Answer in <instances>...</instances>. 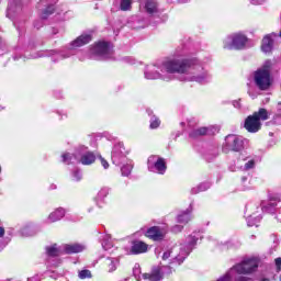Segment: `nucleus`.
Returning <instances> with one entry per match:
<instances>
[{"mask_svg": "<svg viewBox=\"0 0 281 281\" xmlns=\"http://www.w3.org/2000/svg\"><path fill=\"white\" fill-rule=\"evenodd\" d=\"M267 120H269V111L265 108H260L245 119L244 128L247 133H258L262 131V122H267Z\"/></svg>", "mask_w": 281, "mask_h": 281, "instance_id": "obj_1", "label": "nucleus"}, {"mask_svg": "<svg viewBox=\"0 0 281 281\" xmlns=\"http://www.w3.org/2000/svg\"><path fill=\"white\" fill-rule=\"evenodd\" d=\"M167 74H188L194 67V59L173 58L164 63Z\"/></svg>", "mask_w": 281, "mask_h": 281, "instance_id": "obj_2", "label": "nucleus"}, {"mask_svg": "<svg viewBox=\"0 0 281 281\" xmlns=\"http://www.w3.org/2000/svg\"><path fill=\"white\" fill-rule=\"evenodd\" d=\"M255 83L260 91H267L271 87V71L267 66L255 71Z\"/></svg>", "mask_w": 281, "mask_h": 281, "instance_id": "obj_3", "label": "nucleus"}, {"mask_svg": "<svg viewBox=\"0 0 281 281\" xmlns=\"http://www.w3.org/2000/svg\"><path fill=\"white\" fill-rule=\"evenodd\" d=\"M249 38L243 33H234L223 41L224 49H245Z\"/></svg>", "mask_w": 281, "mask_h": 281, "instance_id": "obj_4", "label": "nucleus"}, {"mask_svg": "<svg viewBox=\"0 0 281 281\" xmlns=\"http://www.w3.org/2000/svg\"><path fill=\"white\" fill-rule=\"evenodd\" d=\"M260 265V261L258 258H248L243 260L240 263H237L234 266V269L236 273H239V276H249V273H255V271H258V267Z\"/></svg>", "mask_w": 281, "mask_h": 281, "instance_id": "obj_5", "label": "nucleus"}, {"mask_svg": "<svg viewBox=\"0 0 281 281\" xmlns=\"http://www.w3.org/2000/svg\"><path fill=\"white\" fill-rule=\"evenodd\" d=\"M225 144L226 148L233 153H240L245 149V142L234 134L226 136Z\"/></svg>", "mask_w": 281, "mask_h": 281, "instance_id": "obj_6", "label": "nucleus"}, {"mask_svg": "<svg viewBox=\"0 0 281 281\" xmlns=\"http://www.w3.org/2000/svg\"><path fill=\"white\" fill-rule=\"evenodd\" d=\"M91 54L93 56H109L111 54V43L109 42H97L91 47Z\"/></svg>", "mask_w": 281, "mask_h": 281, "instance_id": "obj_7", "label": "nucleus"}, {"mask_svg": "<svg viewBox=\"0 0 281 281\" xmlns=\"http://www.w3.org/2000/svg\"><path fill=\"white\" fill-rule=\"evenodd\" d=\"M146 238H149V240H154L155 243H159L160 240H164L166 238V234L161 232V228L159 226H151L147 229L145 233Z\"/></svg>", "mask_w": 281, "mask_h": 281, "instance_id": "obj_8", "label": "nucleus"}, {"mask_svg": "<svg viewBox=\"0 0 281 281\" xmlns=\"http://www.w3.org/2000/svg\"><path fill=\"white\" fill-rule=\"evenodd\" d=\"M91 41H92L91 35L83 34L71 42V47H83V45H89Z\"/></svg>", "mask_w": 281, "mask_h": 281, "instance_id": "obj_9", "label": "nucleus"}, {"mask_svg": "<svg viewBox=\"0 0 281 281\" xmlns=\"http://www.w3.org/2000/svg\"><path fill=\"white\" fill-rule=\"evenodd\" d=\"M261 52H265V54H271V52H273V38L271 35H266L262 38Z\"/></svg>", "mask_w": 281, "mask_h": 281, "instance_id": "obj_10", "label": "nucleus"}, {"mask_svg": "<svg viewBox=\"0 0 281 281\" xmlns=\"http://www.w3.org/2000/svg\"><path fill=\"white\" fill-rule=\"evenodd\" d=\"M132 254H146L148 251V244L144 241H133L132 248H131Z\"/></svg>", "mask_w": 281, "mask_h": 281, "instance_id": "obj_11", "label": "nucleus"}, {"mask_svg": "<svg viewBox=\"0 0 281 281\" xmlns=\"http://www.w3.org/2000/svg\"><path fill=\"white\" fill-rule=\"evenodd\" d=\"M95 159H98L95 153L87 151L83 155H81L80 164H82V166H91V164H95Z\"/></svg>", "mask_w": 281, "mask_h": 281, "instance_id": "obj_12", "label": "nucleus"}, {"mask_svg": "<svg viewBox=\"0 0 281 281\" xmlns=\"http://www.w3.org/2000/svg\"><path fill=\"white\" fill-rule=\"evenodd\" d=\"M143 278L144 280L159 281L161 280V269L159 267H156L151 270L150 273H144Z\"/></svg>", "mask_w": 281, "mask_h": 281, "instance_id": "obj_13", "label": "nucleus"}, {"mask_svg": "<svg viewBox=\"0 0 281 281\" xmlns=\"http://www.w3.org/2000/svg\"><path fill=\"white\" fill-rule=\"evenodd\" d=\"M147 14H157L158 3L157 0H143Z\"/></svg>", "mask_w": 281, "mask_h": 281, "instance_id": "obj_14", "label": "nucleus"}, {"mask_svg": "<svg viewBox=\"0 0 281 281\" xmlns=\"http://www.w3.org/2000/svg\"><path fill=\"white\" fill-rule=\"evenodd\" d=\"M154 168L158 172V175H166V170H168V165L166 164V158L159 157L157 161L154 164Z\"/></svg>", "mask_w": 281, "mask_h": 281, "instance_id": "obj_15", "label": "nucleus"}, {"mask_svg": "<svg viewBox=\"0 0 281 281\" xmlns=\"http://www.w3.org/2000/svg\"><path fill=\"white\" fill-rule=\"evenodd\" d=\"M210 131V127H199L193 130L191 133H189V137L191 139H196L199 137H205L207 135V132Z\"/></svg>", "mask_w": 281, "mask_h": 281, "instance_id": "obj_16", "label": "nucleus"}, {"mask_svg": "<svg viewBox=\"0 0 281 281\" xmlns=\"http://www.w3.org/2000/svg\"><path fill=\"white\" fill-rule=\"evenodd\" d=\"M81 251H85V246L80 244L65 246V254H81Z\"/></svg>", "mask_w": 281, "mask_h": 281, "instance_id": "obj_17", "label": "nucleus"}, {"mask_svg": "<svg viewBox=\"0 0 281 281\" xmlns=\"http://www.w3.org/2000/svg\"><path fill=\"white\" fill-rule=\"evenodd\" d=\"M46 255L49 258H58L60 256V249H58L57 244H53L52 246L46 247Z\"/></svg>", "mask_w": 281, "mask_h": 281, "instance_id": "obj_18", "label": "nucleus"}, {"mask_svg": "<svg viewBox=\"0 0 281 281\" xmlns=\"http://www.w3.org/2000/svg\"><path fill=\"white\" fill-rule=\"evenodd\" d=\"M65 216V209H57L53 213L49 214L48 218L50 223H56V221H60Z\"/></svg>", "mask_w": 281, "mask_h": 281, "instance_id": "obj_19", "label": "nucleus"}, {"mask_svg": "<svg viewBox=\"0 0 281 281\" xmlns=\"http://www.w3.org/2000/svg\"><path fill=\"white\" fill-rule=\"evenodd\" d=\"M191 216H190V210H187L178 215V223H182L183 225H187V223H190Z\"/></svg>", "mask_w": 281, "mask_h": 281, "instance_id": "obj_20", "label": "nucleus"}, {"mask_svg": "<svg viewBox=\"0 0 281 281\" xmlns=\"http://www.w3.org/2000/svg\"><path fill=\"white\" fill-rule=\"evenodd\" d=\"M133 9V0H121L120 10L122 12H128V10Z\"/></svg>", "mask_w": 281, "mask_h": 281, "instance_id": "obj_21", "label": "nucleus"}, {"mask_svg": "<svg viewBox=\"0 0 281 281\" xmlns=\"http://www.w3.org/2000/svg\"><path fill=\"white\" fill-rule=\"evenodd\" d=\"M54 12H56V8L54 7V4L48 5L42 12V19L44 20L48 19L49 16H52V14H54Z\"/></svg>", "mask_w": 281, "mask_h": 281, "instance_id": "obj_22", "label": "nucleus"}, {"mask_svg": "<svg viewBox=\"0 0 281 281\" xmlns=\"http://www.w3.org/2000/svg\"><path fill=\"white\" fill-rule=\"evenodd\" d=\"M159 126H161V121L157 117L151 119L149 128L155 130V128H159Z\"/></svg>", "mask_w": 281, "mask_h": 281, "instance_id": "obj_23", "label": "nucleus"}, {"mask_svg": "<svg viewBox=\"0 0 281 281\" xmlns=\"http://www.w3.org/2000/svg\"><path fill=\"white\" fill-rule=\"evenodd\" d=\"M80 280H87V278H92L91 270H81L79 271Z\"/></svg>", "mask_w": 281, "mask_h": 281, "instance_id": "obj_24", "label": "nucleus"}, {"mask_svg": "<svg viewBox=\"0 0 281 281\" xmlns=\"http://www.w3.org/2000/svg\"><path fill=\"white\" fill-rule=\"evenodd\" d=\"M64 164H71L72 156L69 153H65L61 155Z\"/></svg>", "mask_w": 281, "mask_h": 281, "instance_id": "obj_25", "label": "nucleus"}, {"mask_svg": "<svg viewBox=\"0 0 281 281\" xmlns=\"http://www.w3.org/2000/svg\"><path fill=\"white\" fill-rule=\"evenodd\" d=\"M121 172L122 175H124L125 177H128L131 175V166L130 165H125L121 168Z\"/></svg>", "mask_w": 281, "mask_h": 281, "instance_id": "obj_26", "label": "nucleus"}, {"mask_svg": "<svg viewBox=\"0 0 281 281\" xmlns=\"http://www.w3.org/2000/svg\"><path fill=\"white\" fill-rule=\"evenodd\" d=\"M269 201L274 203H281V195L280 194L269 195Z\"/></svg>", "mask_w": 281, "mask_h": 281, "instance_id": "obj_27", "label": "nucleus"}, {"mask_svg": "<svg viewBox=\"0 0 281 281\" xmlns=\"http://www.w3.org/2000/svg\"><path fill=\"white\" fill-rule=\"evenodd\" d=\"M274 265L277 267V273H280L281 271V257H278L274 259Z\"/></svg>", "mask_w": 281, "mask_h": 281, "instance_id": "obj_28", "label": "nucleus"}, {"mask_svg": "<svg viewBox=\"0 0 281 281\" xmlns=\"http://www.w3.org/2000/svg\"><path fill=\"white\" fill-rule=\"evenodd\" d=\"M255 166H256L255 160H249L248 162L245 164L246 170H251V168H254Z\"/></svg>", "mask_w": 281, "mask_h": 281, "instance_id": "obj_29", "label": "nucleus"}, {"mask_svg": "<svg viewBox=\"0 0 281 281\" xmlns=\"http://www.w3.org/2000/svg\"><path fill=\"white\" fill-rule=\"evenodd\" d=\"M99 159L103 168L106 170V168H109V161H106V159L102 158L100 155H99Z\"/></svg>", "mask_w": 281, "mask_h": 281, "instance_id": "obj_30", "label": "nucleus"}, {"mask_svg": "<svg viewBox=\"0 0 281 281\" xmlns=\"http://www.w3.org/2000/svg\"><path fill=\"white\" fill-rule=\"evenodd\" d=\"M172 256V250H167L162 254V260H168Z\"/></svg>", "mask_w": 281, "mask_h": 281, "instance_id": "obj_31", "label": "nucleus"}, {"mask_svg": "<svg viewBox=\"0 0 281 281\" xmlns=\"http://www.w3.org/2000/svg\"><path fill=\"white\" fill-rule=\"evenodd\" d=\"M74 178L75 181H80L82 179V175H80V171H74Z\"/></svg>", "mask_w": 281, "mask_h": 281, "instance_id": "obj_32", "label": "nucleus"}, {"mask_svg": "<svg viewBox=\"0 0 281 281\" xmlns=\"http://www.w3.org/2000/svg\"><path fill=\"white\" fill-rule=\"evenodd\" d=\"M172 231H173L175 233H177V232H182V231H183V226H181V225H176V226H173Z\"/></svg>", "mask_w": 281, "mask_h": 281, "instance_id": "obj_33", "label": "nucleus"}, {"mask_svg": "<svg viewBox=\"0 0 281 281\" xmlns=\"http://www.w3.org/2000/svg\"><path fill=\"white\" fill-rule=\"evenodd\" d=\"M235 281H251V278L238 277V278L235 279Z\"/></svg>", "mask_w": 281, "mask_h": 281, "instance_id": "obj_34", "label": "nucleus"}, {"mask_svg": "<svg viewBox=\"0 0 281 281\" xmlns=\"http://www.w3.org/2000/svg\"><path fill=\"white\" fill-rule=\"evenodd\" d=\"M5 236V228L0 226V238H3Z\"/></svg>", "mask_w": 281, "mask_h": 281, "instance_id": "obj_35", "label": "nucleus"}, {"mask_svg": "<svg viewBox=\"0 0 281 281\" xmlns=\"http://www.w3.org/2000/svg\"><path fill=\"white\" fill-rule=\"evenodd\" d=\"M268 205L269 207H276L278 205V202H270Z\"/></svg>", "mask_w": 281, "mask_h": 281, "instance_id": "obj_36", "label": "nucleus"}, {"mask_svg": "<svg viewBox=\"0 0 281 281\" xmlns=\"http://www.w3.org/2000/svg\"><path fill=\"white\" fill-rule=\"evenodd\" d=\"M256 3H263L265 0H255Z\"/></svg>", "mask_w": 281, "mask_h": 281, "instance_id": "obj_37", "label": "nucleus"}, {"mask_svg": "<svg viewBox=\"0 0 281 281\" xmlns=\"http://www.w3.org/2000/svg\"><path fill=\"white\" fill-rule=\"evenodd\" d=\"M261 281H270L269 279H267V278H265V279H262Z\"/></svg>", "mask_w": 281, "mask_h": 281, "instance_id": "obj_38", "label": "nucleus"}, {"mask_svg": "<svg viewBox=\"0 0 281 281\" xmlns=\"http://www.w3.org/2000/svg\"><path fill=\"white\" fill-rule=\"evenodd\" d=\"M1 170H2V169H1V166H0V175H1Z\"/></svg>", "mask_w": 281, "mask_h": 281, "instance_id": "obj_39", "label": "nucleus"}]
</instances>
